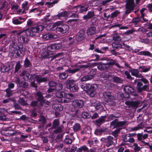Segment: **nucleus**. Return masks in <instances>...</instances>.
<instances>
[{"instance_id": "obj_1", "label": "nucleus", "mask_w": 152, "mask_h": 152, "mask_svg": "<svg viewBox=\"0 0 152 152\" xmlns=\"http://www.w3.org/2000/svg\"><path fill=\"white\" fill-rule=\"evenodd\" d=\"M98 64L97 63H95L94 64H88L86 65H83L80 66H77V64H75L73 65L72 66V67H76V68L73 69H69L67 70V72L70 73L72 74H74L79 71L81 69L87 68L91 67L92 66H96Z\"/></svg>"}, {"instance_id": "obj_2", "label": "nucleus", "mask_w": 152, "mask_h": 152, "mask_svg": "<svg viewBox=\"0 0 152 152\" xmlns=\"http://www.w3.org/2000/svg\"><path fill=\"white\" fill-rule=\"evenodd\" d=\"M125 5L126 11L124 15H126L133 11L136 7L134 0H126Z\"/></svg>"}, {"instance_id": "obj_3", "label": "nucleus", "mask_w": 152, "mask_h": 152, "mask_svg": "<svg viewBox=\"0 0 152 152\" xmlns=\"http://www.w3.org/2000/svg\"><path fill=\"white\" fill-rule=\"evenodd\" d=\"M29 33L28 30L25 29L24 31L17 33L18 35H20L18 38V41L21 43H27L29 41L28 37L29 36Z\"/></svg>"}, {"instance_id": "obj_4", "label": "nucleus", "mask_w": 152, "mask_h": 152, "mask_svg": "<svg viewBox=\"0 0 152 152\" xmlns=\"http://www.w3.org/2000/svg\"><path fill=\"white\" fill-rule=\"evenodd\" d=\"M44 28V26L42 25H37L29 29H26L28 30L29 33V36L33 37L37 33L43 30Z\"/></svg>"}, {"instance_id": "obj_5", "label": "nucleus", "mask_w": 152, "mask_h": 152, "mask_svg": "<svg viewBox=\"0 0 152 152\" xmlns=\"http://www.w3.org/2000/svg\"><path fill=\"white\" fill-rule=\"evenodd\" d=\"M75 81L73 79H68L66 81V85L67 88L71 91L76 92L79 89V88L77 85L74 84Z\"/></svg>"}, {"instance_id": "obj_6", "label": "nucleus", "mask_w": 152, "mask_h": 152, "mask_svg": "<svg viewBox=\"0 0 152 152\" xmlns=\"http://www.w3.org/2000/svg\"><path fill=\"white\" fill-rule=\"evenodd\" d=\"M126 122V121H119L118 119H115L111 122L110 126L113 127V128H120L124 126Z\"/></svg>"}, {"instance_id": "obj_7", "label": "nucleus", "mask_w": 152, "mask_h": 152, "mask_svg": "<svg viewBox=\"0 0 152 152\" xmlns=\"http://www.w3.org/2000/svg\"><path fill=\"white\" fill-rule=\"evenodd\" d=\"M114 138L111 136H108L106 137H102L101 139V141L106 143V146L109 147L112 145L113 143V140Z\"/></svg>"}, {"instance_id": "obj_8", "label": "nucleus", "mask_w": 152, "mask_h": 152, "mask_svg": "<svg viewBox=\"0 0 152 152\" xmlns=\"http://www.w3.org/2000/svg\"><path fill=\"white\" fill-rule=\"evenodd\" d=\"M149 85H145L143 86V84L141 82H138L137 83L136 88L138 93H140L142 91H146L148 89Z\"/></svg>"}, {"instance_id": "obj_9", "label": "nucleus", "mask_w": 152, "mask_h": 152, "mask_svg": "<svg viewBox=\"0 0 152 152\" xmlns=\"http://www.w3.org/2000/svg\"><path fill=\"white\" fill-rule=\"evenodd\" d=\"M63 46L61 43L52 44L48 46L47 48L48 51L53 52L56 50H59Z\"/></svg>"}, {"instance_id": "obj_10", "label": "nucleus", "mask_w": 152, "mask_h": 152, "mask_svg": "<svg viewBox=\"0 0 152 152\" xmlns=\"http://www.w3.org/2000/svg\"><path fill=\"white\" fill-rule=\"evenodd\" d=\"M69 29V26L66 24H63L61 26H57L56 28V31L62 33H65L67 32Z\"/></svg>"}, {"instance_id": "obj_11", "label": "nucleus", "mask_w": 152, "mask_h": 152, "mask_svg": "<svg viewBox=\"0 0 152 152\" xmlns=\"http://www.w3.org/2000/svg\"><path fill=\"white\" fill-rule=\"evenodd\" d=\"M125 104L128 106V107L130 108H135L138 107L140 102H133L131 101H126Z\"/></svg>"}, {"instance_id": "obj_12", "label": "nucleus", "mask_w": 152, "mask_h": 152, "mask_svg": "<svg viewBox=\"0 0 152 152\" xmlns=\"http://www.w3.org/2000/svg\"><path fill=\"white\" fill-rule=\"evenodd\" d=\"M72 105L75 107L82 108L84 105L83 101L80 99H77L73 101Z\"/></svg>"}, {"instance_id": "obj_13", "label": "nucleus", "mask_w": 152, "mask_h": 152, "mask_svg": "<svg viewBox=\"0 0 152 152\" xmlns=\"http://www.w3.org/2000/svg\"><path fill=\"white\" fill-rule=\"evenodd\" d=\"M106 118V116H101L98 119L94 121V123L97 126L99 127L102 124L105 122Z\"/></svg>"}, {"instance_id": "obj_14", "label": "nucleus", "mask_w": 152, "mask_h": 152, "mask_svg": "<svg viewBox=\"0 0 152 152\" xmlns=\"http://www.w3.org/2000/svg\"><path fill=\"white\" fill-rule=\"evenodd\" d=\"M133 134H126L123 138V140L125 142H133L134 140L132 137L133 136Z\"/></svg>"}, {"instance_id": "obj_15", "label": "nucleus", "mask_w": 152, "mask_h": 152, "mask_svg": "<svg viewBox=\"0 0 152 152\" xmlns=\"http://www.w3.org/2000/svg\"><path fill=\"white\" fill-rule=\"evenodd\" d=\"M123 86L124 87V91L126 93L129 94L134 92V88L131 86L124 85Z\"/></svg>"}, {"instance_id": "obj_16", "label": "nucleus", "mask_w": 152, "mask_h": 152, "mask_svg": "<svg viewBox=\"0 0 152 152\" xmlns=\"http://www.w3.org/2000/svg\"><path fill=\"white\" fill-rule=\"evenodd\" d=\"M91 106H94L96 110L102 109V107L101 104L95 100L91 101Z\"/></svg>"}, {"instance_id": "obj_17", "label": "nucleus", "mask_w": 152, "mask_h": 152, "mask_svg": "<svg viewBox=\"0 0 152 152\" xmlns=\"http://www.w3.org/2000/svg\"><path fill=\"white\" fill-rule=\"evenodd\" d=\"M131 75L133 76H135L137 78H140L142 77V75L140 73L139 71L137 69H132L129 70Z\"/></svg>"}, {"instance_id": "obj_18", "label": "nucleus", "mask_w": 152, "mask_h": 152, "mask_svg": "<svg viewBox=\"0 0 152 152\" xmlns=\"http://www.w3.org/2000/svg\"><path fill=\"white\" fill-rule=\"evenodd\" d=\"M87 33L88 35L92 36L94 35L96 33V27L94 26L91 27L87 29Z\"/></svg>"}, {"instance_id": "obj_19", "label": "nucleus", "mask_w": 152, "mask_h": 152, "mask_svg": "<svg viewBox=\"0 0 152 152\" xmlns=\"http://www.w3.org/2000/svg\"><path fill=\"white\" fill-rule=\"evenodd\" d=\"M85 31L81 30L79 32V34L77 38V40L78 41H80L83 40L85 38L84 34Z\"/></svg>"}, {"instance_id": "obj_20", "label": "nucleus", "mask_w": 152, "mask_h": 152, "mask_svg": "<svg viewBox=\"0 0 152 152\" xmlns=\"http://www.w3.org/2000/svg\"><path fill=\"white\" fill-rule=\"evenodd\" d=\"M107 130V129L106 127L97 129L95 131V134L97 135H101L103 132H106Z\"/></svg>"}, {"instance_id": "obj_21", "label": "nucleus", "mask_w": 152, "mask_h": 152, "mask_svg": "<svg viewBox=\"0 0 152 152\" xmlns=\"http://www.w3.org/2000/svg\"><path fill=\"white\" fill-rule=\"evenodd\" d=\"M103 97L105 99L108 100L109 99H112L113 98V96L111 94L110 92H104L102 94Z\"/></svg>"}, {"instance_id": "obj_22", "label": "nucleus", "mask_w": 152, "mask_h": 152, "mask_svg": "<svg viewBox=\"0 0 152 152\" xmlns=\"http://www.w3.org/2000/svg\"><path fill=\"white\" fill-rule=\"evenodd\" d=\"M89 7V6L88 5L86 6L79 5V12L82 13L84 12H86L88 10Z\"/></svg>"}, {"instance_id": "obj_23", "label": "nucleus", "mask_w": 152, "mask_h": 152, "mask_svg": "<svg viewBox=\"0 0 152 152\" xmlns=\"http://www.w3.org/2000/svg\"><path fill=\"white\" fill-rule=\"evenodd\" d=\"M94 16V11H89L86 15L83 17V19L84 20H88L90 19Z\"/></svg>"}, {"instance_id": "obj_24", "label": "nucleus", "mask_w": 152, "mask_h": 152, "mask_svg": "<svg viewBox=\"0 0 152 152\" xmlns=\"http://www.w3.org/2000/svg\"><path fill=\"white\" fill-rule=\"evenodd\" d=\"M137 136L138 140L141 141L142 139L145 140L147 138L148 134H146L143 135L142 133H138L137 134Z\"/></svg>"}, {"instance_id": "obj_25", "label": "nucleus", "mask_w": 152, "mask_h": 152, "mask_svg": "<svg viewBox=\"0 0 152 152\" xmlns=\"http://www.w3.org/2000/svg\"><path fill=\"white\" fill-rule=\"evenodd\" d=\"M53 108L57 111H61L63 110V106L60 104H55L53 106Z\"/></svg>"}, {"instance_id": "obj_26", "label": "nucleus", "mask_w": 152, "mask_h": 152, "mask_svg": "<svg viewBox=\"0 0 152 152\" xmlns=\"http://www.w3.org/2000/svg\"><path fill=\"white\" fill-rule=\"evenodd\" d=\"M22 67L21 65L20 64V62L18 61L15 67V71L14 73L17 75L19 70Z\"/></svg>"}, {"instance_id": "obj_27", "label": "nucleus", "mask_w": 152, "mask_h": 152, "mask_svg": "<svg viewBox=\"0 0 152 152\" xmlns=\"http://www.w3.org/2000/svg\"><path fill=\"white\" fill-rule=\"evenodd\" d=\"M107 61L108 62L107 63H105L106 65H108V66H110L114 65L115 63L116 62V60L108 58Z\"/></svg>"}, {"instance_id": "obj_28", "label": "nucleus", "mask_w": 152, "mask_h": 152, "mask_svg": "<svg viewBox=\"0 0 152 152\" xmlns=\"http://www.w3.org/2000/svg\"><path fill=\"white\" fill-rule=\"evenodd\" d=\"M113 39L115 41H120L121 38L119 34L115 33L113 35Z\"/></svg>"}, {"instance_id": "obj_29", "label": "nucleus", "mask_w": 152, "mask_h": 152, "mask_svg": "<svg viewBox=\"0 0 152 152\" xmlns=\"http://www.w3.org/2000/svg\"><path fill=\"white\" fill-rule=\"evenodd\" d=\"M10 70V67L7 66L3 65L1 66L0 68V71L2 72H8Z\"/></svg>"}, {"instance_id": "obj_30", "label": "nucleus", "mask_w": 152, "mask_h": 152, "mask_svg": "<svg viewBox=\"0 0 152 152\" xmlns=\"http://www.w3.org/2000/svg\"><path fill=\"white\" fill-rule=\"evenodd\" d=\"M91 79H92L91 77L89 75L87 74L81 78L80 79V80L82 82H85L91 80Z\"/></svg>"}, {"instance_id": "obj_31", "label": "nucleus", "mask_w": 152, "mask_h": 152, "mask_svg": "<svg viewBox=\"0 0 152 152\" xmlns=\"http://www.w3.org/2000/svg\"><path fill=\"white\" fill-rule=\"evenodd\" d=\"M121 24H115L112 26V28H114L116 27H118L120 29H127L129 28L128 26H122Z\"/></svg>"}, {"instance_id": "obj_32", "label": "nucleus", "mask_w": 152, "mask_h": 152, "mask_svg": "<svg viewBox=\"0 0 152 152\" xmlns=\"http://www.w3.org/2000/svg\"><path fill=\"white\" fill-rule=\"evenodd\" d=\"M115 99V97L113 96V98L112 99H109L107 101V103L108 104L110 105H115L116 104V103L114 100Z\"/></svg>"}, {"instance_id": "obj_33", "label": "nucleus", "mask_w": 152, "mask_h": 152, "mask_svg": "<svg viewBox=\"0 0 152 152\" xmlns=\"http://www.w3.org/2000/svg\"><path fill=\"white\" fill-rule=\"evenodd\" d=\"M48 80V79L47 77L43 78L38 77L37 78V83H40L42 82H45Z\"/></svg>"}, {"instance_id": "obj_34", "label": "nucleus", "mask_w": 152, "mask_h": 152, "mask_svg": "<svg viewBox=\"0 0 152 152\" xmlns=\"http://www.w3.org/2000/svg\"><path fill=\"white\" fill-rule=\"evenodd\" d=\"M113 81L117 83H121L123 81L122 79L116 76H114L113 78Z\"/></svg>"}, {"instance_id": "obj_35", "label": "nucleus", "mask_w": 152, "mask_h": 152, "mask_svg": "<svg viewBox=\"0 0 152 152\" xmlns=\"http://www.w3.org/2000/svg\"><path fill=\"white\" fill-rule=\"evenodd\" d=\"M81 128V126L78 123L75 124L73 127V129L75 132L78 131L80 130Z\"/></svg>"}, {"instance_id": "obj_36", "label": "nucleus", "mask_w": 152, "mask_h": 152, "mask_svg": "<svg viewBox=\"0 0 152 152\" xmlns=\"http://www.w3.org/2000/svg\"><path fill=\"white\" fill-rule=\"evenodd\" d=\"M59 121L58 119H55L53 122V125L52 127L53 129H55L59 126Z\"/></svg>"}, {"instance_id": "obj_37", "label": "nucleus", "mask_w": 152, "mask_h": 152, "mask_svg": "<svg viewBox=\"0 0 152 152\" xmlns=\"http://www.w3.org/2000/svg\"><path fill=\"white\" fill-rule=\"evenodd\" d=\"M28 2V1H25L22 4V7L23 9V10L22 11L23 13H26V12L25 11L28 10V7H27Z\"/></svg>"}, {"instance_id": "obj_38", "label": "nucleus", "mask_w": 152, "mask_h": 152, "mask_svg": "<svg viewBox=\"0 0 152 152\" xmlns=\"http://www.w3.org/2000/svg\"><path fill=\"white\" fill-rule=\"evenodd\" d=\"M18 48L21 54H23L24 52L26 50V49L23 47L22 45H19L18 46Z\"/></svg>"}, {"instance_id": "obj_39", "label": "nucleus", "mask_w": 152, "mask_h": 152, "mask_svg": "<svg viewBox=\"0 0 152 152\" xmlns=\"http://www.w3.org/2000/svg\"><path fill=\"white\" fill-rule=\"evenodd\" d=\"M140 55L148 56L150 57H152L151 54L148 51H142L139 52Z\"/></svg>"}, {"instance_id": "obj_40", "label": "nucleus", "mask_w": 152, "mask_h": 152, "mask_svg": "<svg viewBox=\"0 0 152 152\" xmlns=\"http://www.w3.org/2000/svg\"><path fill=\"white\" fill-rule=\"evenodd\" d=\"M24 66L26 67H30L32 66L31 63L27 58H26L24 61Z\"/></svg>"}, {"instance_id": "obj_41", "label": "nucleus", "mask_w": 152, "mask_h": 152, "mask_svg": "<svg viewBox=\"0 0 152 152\" xmlns=\"http://www.w3.org/2000/svg\"><path fill=\"white\" fill-rule=\"evenodd\" d=\"M121 128H119L117 129L115 131L112 132V134L115 137H118V134L120 133V131Z\"/></svg>"}, {"instance_id": "obj_42", "label": "nucleus", "mask_w": 152, "mask_h": 152, "mask_svg": "<svg viewBox=\"0 0 152 152\" xmlns=\"http://www.w3.org/2000/svg\"><path fill=\"white\" fill-rule=\"evenodd\" d=\"M140 20V17H138L133 18L132 20V22L133 23L135 26H136L137 25Z\"/></svg>"}, {"instance_id": "obj_43", "label": "nucleus", "mask_w": 152, "mask_h": 152, "mask_svg": "<svg viewBox=\"0 0 152 152\" xmlns=\"http://www.w3.org/2000/svg\"><path fill=\"white\" fill-rule=\"evenodd\" d=\"M67 14V12L65 11L64 12H61L59 13L56 16L58 18H59L60 19L62 17H64L66 16Z\"/></svg>"}, {"instance_id": "obj_44", "label": "nucleus", "mask_w": 152, "mask_h": 152, "mask_svg": "<svg viewBox=\"0 0 152 152\" xmlns=\"http://www.w3.org/2000/svg\"><path fill=\"white\" fill-rule=\"evenodd\" d=\"M5 91L6 92V94L5 95V96L6 97H9L12 96L13 95L12 93V91L9 88H7L5 90Z\"/></svg>"}, {"instance_id": "obj_45", "label": "nucleus", "mask_w": 152, "mask_h": 152, "mask_svg": "<svg viewBox=\"0 0 152 152\" xmlns=\"http://www.w3.org/2000/svg\"><path fill=\"white\" fill-rule=\"evenodd\" d=\"M39 121L42 124L44 125L46 123V118L43 115H41L40 116L39 118Z\"/></svg>"}, {"instance_id": "obj_46", "label": "nucleus", "mask_w": 152, "mask_h": 152, "mask_svg": "<svg viewBox=\"0 0 152 152\" xmlns=\"http://www.w3.org/2000/svg\"><path fill=\"white\" fill-rule=\"evenodd\" d=\"M68 76V74L64 72L60 73L58 76L59 78L61 79H66L67 77Z\"/></svg>"}, {"instance_id": "obj_47", "label": "nucleus", "mask_w": 152, "mask_h": 152, "mask_svg": "<svg viewBox=\"0 0 152 152\" xmlns=\"http://www.w3.org/2000/svg\"><path fill=\"white\" fill-rule=\"evenodd\" d=\"M58 1L57 0H54L52 2H47L46 3V4H47L48 6V7L49 8H50L51 7H53V4H57Z\"/></svg>"}, {"instance_id": "obj_48", "label": "nucleus", "mask_w": 152, "mask_h": 152, "mask_svg": "<svg viewBox=\"0 0 152 152\" xmlns=\"http://www.w3.org/2000/svg\"><path fill=\"white\" fill-rule=\"evenodd\" d=\"M96 69H92L88 73L90 76L91 77V78L93 79L94 77V75L96 74Z\"/></svg>"}, {"instance_id": "obj_49", "label": "nucleus", "mask_w": 152, "mask_h": 152, "mask_svg": "<svg viewBox=\"0 0 152 152\" xmlns=\"http://www.w3.org/2000/svg\"><path fill=\"white\" fill-rule=\"evenodd\" d=\"M112 46L114 48L116 49H119L122 48V45L121 44L114 42L113 43Z\"/></svg>"}, {"instance_id": "obj_50", "label": "nucleus", "mask_w": 152, "mask_h": 152, "mask_svg": "<svg viewBox=\"0 0 152 152\" xmlns=\"http://www.w3.org/2000/svg\"><path fill=\"white\" fill-rule=\"evenodd\" d=\"M48 85L50 88H53L56 87L57 86V83L54 81H52L48 83Z\"/></svg>"}, {"instance_id": "obj_51", "label": "nucleus", "mask_w": 152, "mask_h": 152, "mask_svg": "<svg viewBox=\"0 0 152 152\" xmlns=\"http://www.w3.org/2000/svg\"><path fill=\"white\" fill-rule=\"evenodd\" d=\"M139 69H142V72H147L148 71L151 69L150 66H148V67H146L145 66H140L139 67Z\"/></svg>"}, {"instance_id": "obj_52", "label": "nucleus", "mask_w": 152, "mask_h": 152, "mask_svg": "<svg viewBox=\"0 0 152 152\" xmlns=\"http://www.w3.org/2000/svg\"><path fill=\"white\" fill-rule=\"evenodd\" d=\"M19 86L20 87L27 88L28 86V84L26 82H23V81H21Z\"/></svg>"}, {"instance_id": "obj_53", "label": "nucleus", "mask_w": 152, "mask_h": 152, "mask_svg": "<svg viewBox=\"0 0 152 152\" xmlns=\"http://www.w3.org/2000/svg\"><path fill=\"white\" fill-rule=\"evenodd\" d=\"M120 13V12L118 10H116L110 14L111 18H113L116 17Z\"/></svg>"}, {"instance_id": "obj_54", "label": "nucleus", "mask_w": 152, "mask_h": 152, "mask_svg": "<svg viewBox=\"0 0 152 152\" xmlns=\"http://www.w3.org/2000/svg\"><path fill=\"white\" fill-rule=\"evenodd\" d=\"M87 93L88 95L92 97H94L96 94V91H93L89 90H88Z\"/></svg>"}, {"instance_id": "obj_55", "label": "nucleus", "mask_w": 152, "mask_h": 152, "mask_svg": "<svg viewBox=\"0 0 152 152\" xmlns=\"http://www.w3.org/2000/svg\"><path fill=\"white\" fill-rule=\"evenodd\" d=\"M141 16L140 18V19H142L143 20V22H147L148 21V20L145 17H147V16L145 13H141Z\"/></svg>"}, {"instance_id": "obj_56", "label": "nucleus", "mask_w": 152, "mask_h": 152, "mask_svg": "<svg viewBox=\"0 0 152 152\" xmlns=\"http://www.w3.org/2000/svg\"><path fill=\"white\" fill-rule=\"evenodd\" d=\"M98 142V140L97 139H95L94 140H88V143L89 144L90 146L92 145H94V144H96Z\"/></svg>"}, {"instance_id": "obj_57", "label": "nucleus", "mask_w": 152, "mask_h": 152, "mask_svg": "<svg viewBox=\"0 0 152 152\" xmlns=\"http://www.w3.org/2000/svg\"><path fill=\"white\" fill-rule=\"evenodd\" d=\"M18 49V46L15 48L12 47L11 48V52L12 54H17Z\"/></svg>"}, {"instance_id": "obj_58", "label": "nucleus", "mask_w": 152, "mask_h": 152, "mask_svg": "<svg viewBox=\"0 0 152 152\" xmlns=\"http://www.w3.org/2000/svg\"><path fill=\"white\" fill-rule=\"evenodd\" d=\"M60 101L62 103H69L71 102V99L69 98H65L64 97L61 99H60Z\"/></svg>"}, {"instance_id": "obj_59", "label": "nucleus", "mask_w": 152, "mask_h": 152, "mask_svg": "<svg viewBox=\"0 0 152 152\" xmlns=\"http://www.w3.org/2000/svg\"><path fill=\"white\" fill-rule=\"evenodd\" d=\"M89 90L93 91H96V90L98 86L96 84H93L91 85Z\"/></svg>"}, {"instance_id": "obj_60", "label": "nucleus", "mask_w": 152, "mask_h": 152, "mask_svg": "<svg viewBox=\"0 0 152 152\" xmlns=\"http://www.w3.org/2000/svg\"><path fill=\"white\" fill-rule=\"evenodd\" d=\"M124 74L126 76V78L132 80L134 79V78L131 76L129 72L127 71L124 72Z\"/></svg>"}, {"instance_id": "obj_61", "label": "nucleus", "mask_w": 152, "mask_h": 152, "mask_svg": "<svg viewBox=\"0 0 152 152\" xmlns=\"http://www.w3.org/2000/svg\"><path fill=\"white\" fill-rule=\"evenodd\" d=\"M143 128V126L141 124H139L137 126L132 128L131 130L132 131H136L140 129H142Z\"/></svg>"}, {"instance_id": "obj_62", "label": "nucleus", "mask_w": 152, "mask_h": 152, "mask_svg": "<svg viewBox=\"0 0 152 152\" xmlns=\"http://www.w3.org/2000/svg\"><path fill=\"white\" fill-rule=\"evenodd\" d=\"M64 92H59L56 93V95L57 97L61 99L64 97Z\"/></svg>"}, {"instance_id": "obj_63", "label": "nucleus", "mask_w": 152, "mask_h": 152, "mask_svg": "<svg viewBox=\"0 0 152 152\" xmlns=\"http://www.w3.org/2000/svg\"><path fill=\"white\" fill-rule=\"evenodd\" d=\"M72 142V139L66 137L64 140V142L65 143L67 144H70Z\"/></svg>"}, {"instance_id": "obj_64", "label": "nucleus", "mask_w": 152, "mask_h": 152, "mask_svg": "<svg viewBox=\"0 0 152 152\" xmlns=\"http://www.w3.org/2000/svg\"><path fill=\"white\" fill-rule=\"evenodd\" d=\"M42 38L47 40L50 39V33H48L43 35L42 36Z\"/></svg>"}]
</instances>
